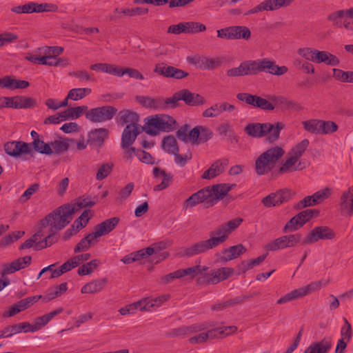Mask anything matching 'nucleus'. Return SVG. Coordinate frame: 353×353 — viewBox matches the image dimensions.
Segmentation results:
<instances>
[{"label":"nucleus","mask_w":353,"mask_h":353,"mask_svg":"<svg viewBox=\"0 0 353 353\" xmlns=\"http://www.w3.org/2000/svg\"><path fill=\"white\" fill-rule=\"evenodd\" d=\"M314 63H323L325 65L330 66H336L339 64L340 61L339 58L334 54L330 53L328 51L325 50H318L316 53V58Z\"/></svg>","instance_id":"cd10ccee"},{"label":"nucleus","mask_w":353,"mask_h":353,"mask_svg":"<svg viewBox=\"0 0 353 353\" xmlns=\"http://www.w3.org/2000/svg\"><path fill=\"white\" fill-rule=\"evenodd\" d=\"M117 109L112 105H103L88 109L85 118L92 123H105L112 120L117 113Z\"/></svg>","instance_id":"0eeeda50"},{"label":"nucleus","mask_w":353,"mask_h":353,"mask_svg":"<svg viewBox=\"0 0 353 353\" xmlns=\"http://www.w3.org/2000/svg\"><path fill=\"white\" fill-rule=\"evenodd\" d=\"M68 290L67 283H63L60 285H54L48 290L44 296L45 302L50 301L57 297L60 296Z\"/></svg>","instance_id":"2f4dec72"},{"label":"nucleus","mask_w":353,"mask_h":353,"mask_svg":"<svg viewBox=\"0 0 353 353\" xmlns=\"http://www.w3.org/2000/svg\"><path fill=\"white\" fill-rule=\"evenodd\" d=\"M161 250V248L154 244L152 246L148 247L144 249L139 250L137 252H133V256L136 258V261H140L143 259H146L148 256H152L156 252Z\"/></svg>","instance_id":"a19ab883"},{"label":"nucleus","mask_w":353,"mask_h":353,"mask_svg":"<svg viewBox=\"0 0 353 353\" xmlns=\"http://www.w3.org/2000/svg\"><path fill=\"white\" fill-rule=\"evenodd\" d=\"M49 323L46 314L37 318L32 324H30V332H34L43 328Z\"/></svg>","instance_id":"774afa93"},{"label":"nucleus","mask_w":353,"mask_h":353,"mask_svg":"<svg viewBox=\"0 0 353 353\" xmlns=\"http://www.w3.org/2000/svg\"><path fill=\"white\" fill-rule=\"evenodd\" d=\"M316 52V49L311 48H301L297 50V53L299 56L302 57L303 58L309 61H312L314 63L315 61Z\"/></svg>","instance_id":"052dcab7"},{"label":"nucleus","mask_w":353,"mask_h":353,"mask_svg":"<svg viewBox=\"0 0 353 353\" xmlns=\"http://www.w3.org/2000/svg\"><path fill=\"white\" fill-rule=\"evenodd\" d=\"M208 269V267L196 265L194 267H190L186 269H179L178 270V273L180 278H182L185 276L190 275L192 277H194L199 274H201L203 272L206 271Z\"/></svg>","instance_id":"c03bdc74"},{"label":"nucleus","mask_w":353,"mask_h":353,"mask_svg":"<svg viewBox=\"0 0 353 353\" xmlns=\"http://www.w3.org/2000/svg\"><path fill=\"white\" fill-rule=\"evenodd\" d=\"M163 148L169 154H173L174 153L179 152V147L176 139L172 136H168L163 140Z\"/></svg>","instance_id":"a18cd8bd"},{"label":"nucleus","mask_w":353,"mask_h":353,"mask_svg":"<svg viewBox=\"0 0 353 353\" xmlns=\"http://www.w3.org/2000/svg\"><path fill=\"white\" fill-rule=\"evenodd\" d=\"M209 196H210V193H209L208 189L205 187L194 193L187 199L185 201L184 206L185 208H192L199 203L205 202L208 207Z\"/></svg>","instance_id":"412c9836"},{"label":"nucleus","mask_w":353,"mask_h":353,"mask_svg":"<svg viewBox=\"0 0 353 353\" xmlns=\"http://www.w3.org/2000/svg\"><path fill=\"white\" fill-rule=\"evenodd\" d=\"M203 330L201 325H192L190 326H182L176 329H174L171 331V336H185L187 334L195 333L199 332Z\"/></svg>","instance_id":"f704fd0d"},{"label":"nucleus","mask_w":353,"mask_h":353,"mask_svg":"<svg viewBox=\"0 0 353 353\" xmlns=\"http://www.w3.org/2000/svg\"><path fill=\"white\" fill-rule=\"evenodd\" d=\"M92 90L88 88H79L71 89L68 93V99L78 101L89 95Z\"/></svg>","instance_id":"ea45409f"},{"label":"nucleus","mask_w":353,"mask_h":353,"mask_svg":"<svg viewBox=\"0 0 353 353\" xmlns=\"http://www.w3.org/2000/svg\"><path fill=\"white\" fill-rule=\"evenodd\" d=\"M284 128L282 123H250L244 128V132L252 138H261L268 136V142L273 143L278 140L280 132Z\"/></svg>","instance_id":"20e7f679"},{"label":"nucleus","mask_w":353,"mask_h":353,"mask_svg":"<svg viewBox=\"0 0 353 353\" xmlns=\"http://www.w3.org/2000/svg\"><path fill=\"white\" fill-rule=\"evenodd\" d=\"M320 134H332L338 130V125L332 121L320 120Z\"/></svg>","instance_id":"13d9d810"},{"label":"nucleus","mask_w":353,"mask_h":353,"mask_svg":"<svg viewBox=\"0 0 353 353\" xmlns=\"http://www.w3.org/2000/svg\"><path fill=\"white\" fill-rule=\"evenodd\" d=\"M246 250V248L242 244L231 246L223 252L221 260L225 262L231 261L245 253Z\"/></svg>","instance_id":"c756f323"},{"label":"nucleus","mask_w":353,"mask_h":353,"mask_svg":"<svg viewBox=\"0 0 353 353\" xmlns=\"http://www.w3.org/2000/svg\"><path fill=\"white\" fill-rule=\"evenodd\" d=\"M270 99L274 103L275 108L278 107L282 110H301L303 109V107L296 101L283 96L272 95Z\"/></svg>","instance_id":"aec40b11"},{"label":"nucleus","mask_w":353,"mask_h":353,"mask_svg":"<svg viewBox=\"0 0 353 353\" xmlns=\"http://www.w3.org/2000/svg\"><path fill=\"white\" fill-rule=\"evenodd\" d=\"M284 154L285 150L280 146L272 147L263 152L255 161L256 173L261 176L271 172Z\"/></svg>","instance_id":"39448f33"},{"label":"nucleus","mask_w":353,"mask_h":353,"mask_svg":"<svg viewBox=\"0 0 353 353\" xmlns=\"http://www.w3.org/2000/svg\"><path fill=\"white\" fill-rule=\"evenodd\" d=\"M57 231H53L52 229L50 228L49 234L45 237L43 241H40L35 245V250H40L47 247H50L58 240V237L56 236Z\"/></svg>","instance_id":"4c0bfd02"},{"label":"nucleus","mask_w":353,"mask_h":353,"mask_svg":"<svg viewBox=\"0 0 353 353\" xmlns=\"http://www.w3.org/2000/svg\"><path fill=\"white\" fill-rule=\"evenodd\" d=\"M90 68L94 71H101L115 76L117 65L110 63H98L91 65Z\"/></svg>","instance_id":"603ef678"},{"label":"nucleus","mask_w":353,"mask_h":353,"mask_svg":"<svg viewBox=\"0 0 353 353\" xmlns=\"http://www.w3.org/2000/svg\"><path fill=\"white\" fill-rule=\"evenodd\" d=\"M114 164L112 163H105L101 164L96 174V179L101 181L105 179L112 171Z\"/></svg>","instance_id":"4d7b16f0"},{"label":"nucleus","mask_w":353,"mask_h":353,"mask_svg":"<svg viewBox=\"0 0 353 353\" xmlns=\"http://www.w3.org/2000/svg\"><path fill=\"white\" fill-rule=\"evenodd\" d=\"M154 72L167 78L175 79H182L189 75L187 72L174 66L167 65L164 63L157 64L154 69Z\"/></svg>","instance_id":"4468645a"},{"label":"nucleus","mask_w":353,"mask_h":353,"mask_svg":"<svg viewBox=\"0 0 353 353\" xmlns=\"http://www.w3.org/2000/svg\"><path fill=\"white\" fill-rule=\"evenodd\" d=\"M332 346V339L324 337L319 342L312 343L303 353H328Z\"/></svg>","instance_id":"b1692460"},{"label":"nucleus","mask_w":353,"mask_h":353,"mask_svg":"<svg viewBox=\"0 0 353 353\" xmlns=\"http://www.w3.org/2000/svg\"><path fill=\"white\" fill-rule=\"evenodd\" d=\"M234 272V269L229 267L219 268L212 274V277L208 281V283L215 284L225 280L232 276Z\"/></svg>","instance_id":"7c9ffc66"},{"label":"nucleus","mask_w":353,"mask_h":353,"mask_svg":"<svg viewBox=\"0 0 353 353\" xmlns=\"http://www.w3.org/2000/svg\"><path fill=\"white\" fill-rule=\"evenodd\" d=\"M212 330L214 331V334L216 335V337L224 338L235 333L237 331V327L234 325L225 326Z\"/></svg>","instance_id":"680f3d73"},{"label":"nucleus","mask_w":353,"mask_h":353,"mask_svg":"<svg viewBox=\"0 0 353 353\" xmlns=\"http://www.w3.org/2000/svg\"><path fill=\"white\" fill-rule=\"evenodd\" d=\"M95 204L96 201H92L90 197H80L74 205H70L74 208L75 212L83 208L93 206Z\"/></svg>","instance_id":"69168bd1"},{"label":"nucleus","mask_w":353,"mask_h":353,"mask_svg":"<svg viewBox=\"0 0 353 353\" xmlns=\"http://www.w3.org/2000/svg\"><path fill=\"white\" fill-rule=\"evenodd\" d=\"M230 232L223 225H221L210 234V238L198 241L192 245L182 249L181 255L183 256L190 257L208 252L221 243H224L228 238Z\"/></svg>","instance_id":"f03ea898"},{"label":"nucleus","mask_w":353,"mask_h":353,"mask_svg":"<svg viewBox=\"0 0 353 353\" xmlns=\"http://www.w3.org/2000/svg\"><path fill=\"white\" fill-rule=\"evenodd\" d=\"M87 111V105H81L74 108H70L65 110V111L61 112V117H62L65 120L69 119H77L81 117L83 114H85V112Z\"/></svg>","instance_id":"473e14b6"},{"label":"nucleus","mask_w":353,"mask_h":353,"mask_svg":"<svg viewBox=\"0 0 353 353\" xmlns=\"http://www.w3.org/2000/svg\"><path fill=\"white\" fill-rule=\"evenodd\" d=\"M119 218L112 217L97 224L94 227V232H92L94 234V237L97 239L101 236L109 234L116 228L119 223Z\"/></svg>","instance_id":"f3484780"},{"label":"nucleus","mask_w":353,"mask_h":353,"mask_svg":"<svg viewBox=\"0 0 353 353\" xmlns=\"http://www.w3.org/2000/svg\"><path fill=\"white\" fill-rule=\"evenodd\" d=\"M108 279L101 278L85 284L81 290L82 294H97L101 292L107 285Z\"/></svg>","instance_id":"393cba45"},{"label":"nucleus","mask_w":353,"mask_h":353,"mask_svg":"<svg viewBox=\"0 0 353 353\" xmlns=\"http://www.w3.org/2000/svg\"><path fill=\"white\" fill-rule=\"evenodd\" d=\"M235 185V184L229 185L227 183H219L206 187L209 190V193H210L208 206H212L216 204L220 199L225 196L232 188Z\"/></svg>","instance_id":"2eb2a0df"},{"label":"nucleus","mask_w":353,"mask_h":353,"mask_svg":"<svg viewBox=\"0 0 353 353\" xmlns=\"http://www.w3.org/2000/svg\"><path fill=\"white\" fill-rule=\"evenodd\" d=\"M70 76L75 77L80 82L94 81V77L93 74H90L86 70H79L73 71L70 73Z\"/></svg>","instance_id":"bf43d9fd"},{"label":"nucleus","mask_w":353,"mask_h":353,"mask_svg":"<svg viewBox=\"0 0 353 353\" xmlns=\"http://www.w3.org/2000/svg\"><path fill=\"white\" fill-rule=\"evenodd\" d=\"M288 71V67L279 66L276 64L275 61L264 58L243 61L238 67L228 70L226 74L229 77H237L267 72L272 75L281 76Z\"/></svg>","instance_id":"f257e3e1"},{"label":"nucleus","mask_w":353,"mask_h":353,"mask_svg":"<svg viewBox=\"0 0 353 353\" xmlns=\"http://www.w3.org/2000/svg\"><path fill=\"white\" fill-rule=\"evenodd\" d=\"M119 117L120 121L123 123H129L128 125L133 124V125H139L137 124V123L139 120V117L134 112H132L129 110H122V111L119 112Z\"/></svg>","instance_id":"c9c22d12"},{"label":"nucleus","mask_w":353,"mask_h":353,"mask_svg":"<svg viewBox=\"0 0 353 353\" xmlns=\"http://www.w3.org/2000/svg\"><path fill=\"white\" fill-rule=\"evenodd\" d=\"M335 236L334 231L327 226L315 227L302 241V244H312L319 240L332 239Z\"/></svg>","instance_id":"f8f14e48"},{"label":"nucleus","mask_w":353,"mask_h":353,"mask_svg":"<svg viewBox=\"0 0 353 353\" xmlns=\"http://www.w3.org/2000/svg\"><path fill=\"white\" fill-rule=\"evenodd\" d=\"M236 98L238 100L245 102L248 105L263 110L271 111L275 108L273 103L258 95H254L247 92H240L236 94Z\"/></svg>","instance_id":"9b49d317"},{"label":"nucleus","mask_w":353,"mask_h":353,"mask_svg":"<svg viewBox=\"0 0 353 353\" xmlns=\"http://www.w3.org/2000/svg\"><path fill=\"white\" fill-rule=\"evenodd\" d=\"M322 286V281L312 282L305 286L295 289L285 294L277 301V304L281 305L302 298L312 292L320 290Z\"/></svg>","instance_id":"1a4fd4ad"},{"label":"nucleus","mask_w":353,"mask_h":353,"mask_svg":"<svg viewBox=\"0 0 353 353\" xmlns=\"http://www.w3.org/2000/svg\"><path fill=\"white\" fill-rule=\"evenodd\" d=\"M21 332H30V323L28 322L20 323L6 327L0 334V338H7Z\"/></svg>","instance_id":"c85d7f7f"},{"label":"nucleus","mask_w":353,"mask_h":353,"mask_svg":"<svg viewBox=\"0 0 353 353\" xmlns=\"http://www.w3.org/2000/svg\"><path fill=\"white\" fill-rule=\"evenodd\" d=\"M140 132L139 125H128L121 135V147L128 148L132 145Z\"/></svg>","instance_id":"dca6fc26"},{"label":"nucleus","mask_w":353,"mask_h":353,"mask_svg":"<svg viewBox=\"0 0 353 353\" xmlns=\"http://www.w3.org/2000/svg\"><path fill=\"white\" fill-rule=\"evenodd\" d=\"M32 144L34 150L41 154L50 155L53 153V150L50 145L44 143V141L40 139H34Z\"/></svg>","instance_id":"49530a36"},{"label":"nucleus","mask_w":353,"mask_h":353,"mask_svg":"<svg viewBox=\"0 0 353 353\" xmlns=\"http://www.w3.org/2000/svg\"><path fill=\"white\" fill-rule=\"evenodd\" d=\"M214 334V331L209 330L206 333H201L196 336L190 338L189 342L191 344L202 343L205 342L209 338H214L216 336V335Z\"/></svg>","instance_id":"e2e57ef3"},{"label":"nucleus","mask_w":353,"mask_h":353,"mask_svg":"<svg viewBox=\"0 0 353 353\" xmlns=\"http://www.w3.org/2000/svg\"><path fill=\"white\" fill-rule=\"evenodd\" d=\"M332 191L329 188L320 190L312 194L314 203L316 205L322 203L331 195Z\"/></svg>","instance_id":"0e129e2a"},{"label":"nucleus","mask_w":353,"mask_h":353,"mask_svg":"<svg viewBox=\"0 0 353 353\" xmlns=\"http://www.w3.org/2000/svg\"><path fill=\"white\" fill-rule=\"evenodd\" d=\"M340 210L343 214L353 215V185L343 193L340 201Z\"/></svg>","instance_id":"4be33fe9"},{"label":"nucleus","mask_w":353,"mask_h":353,"mask_svg":"<svg viewBox=\"0 0 353 353\" xmlns=\"http://www.w3.org/2000/svg\"><path fill=\"white\" fill-rule=\"evenodd\" d=\"M100 263L99 260L93 259L90 262L80 266L77 270V273L80 276H85L91 274L93 270L99 266Z\"/></svg>","instance_id":"de8ad7c7"},{"label":"nucleus","mask_w":353,"mask_h":353,"mask_svg":"<svg viewBox=\"0 0 353 353\" xmlns=\"http://www.w3.org/2000/svg\"><path fill=\"white\" fill-rule=\"evenodd\" d=\"M190 137L194 141V145L205 143L212 137L213 132L208 128L197 125L191 130Z\"/></svg>","instance_id":"6ab92c4d"},{"label":"nucleus","mask_w":353,"mask_h":353,"mask_svg":"<svg viewBox=\"0 0 353 353\" xmlns=\"http://www.w3.org/2000/svg\"><path fill=\"white\" fill-rule=\"evenodd\" d=\"M217 37L228 40H248L251 37V32L247 26H233L218 30Z\"/></svg>","instance_id":"9d476101"},{"label":"nucleus","mask_w":353,"mask_h":353,"mask_svg":"<svg viewBox=\"0 0 353 353\" xmlns=\"http://www.w3.org/2000/svg\"><path fill=\"white\" fill-rule=\"evenodd\" d=\"M5 152L12 157H17L21 154H29L32 149L30 144L23 141H8L4 145Z\"/></svg>","instance_id":"ddd939ff"},{"label":"nucleus","mask_w":353,"mask_h":353,"mask_svg":"<svg viewBox=\"0 0 353 353\" xmlns=\"http://www.w3.org/2000/svg\"><path fill=\"white\" fill-rule=\"evenodd\" d=\"M33 12L40 13L44 12H55L58 10V6L53 3H38L33 1Z\"/></svg>","instance_id":"3c124183"},{"label":"nucleus","mask_w":353,"mask_h":353,"mask_svg":"<svg viewBox=\"0 0 353 353\" xmlns=\"http://www.w3.org/2000/svg\"><path fill=\"white\" fill-rule=\"evenodd\" d=\"M181 100L180 90L175 92L172 97L163 98V110L168 108H174L179 106V101Z\"/></svg>","instance_id":"6e6d98bb"},{"label":"nucleus","mask_w":353,"mask_h":353,"mask_svg":"<svg viewBox=\"0 0 353 353\" xmlns=\"http://www.w3.org/2000/svg\"><path fill=\"white\" fill-rule=\"evenodd\" d=\"M303 128L308 132L320 134V120L310 119L302 122Z\"/></svg>","instance_id":"864d4df0"},{"label":"nucleus","mask_w":353,"mask_h":353,"mask_svg":"<svg viewBox=\"0 0 353 353\" xmlns=\"http://www.w3.org/2000/svg\"><path fill=\"white\" fill-rule=\"evenodd\" d=\"M147 119L146 124L148 125L147 133L150 135L156 134V131L151 128L164 132L172 131L175 128V119L168 114H157L151 118L148 117Z\"/></svg>","instance_id":"423d86ee"},{"label":"nucleus","mask_w":353,"mask_h":353,"mask_svg":"<svg viewBox=\"0 0 353 353\" xmlns=\"http://www.w3.org/2000/svg\"><path fill=\"white\" fill-rule=\"evenodd\" d=\"M228 163V159H221L216 161L203 172L202 178L204 179H212L219 176L225 170Z\"/></svg>","instance_id":"a211bd4d"},{"label":"nucleus","mask_w":353,"mask_h":353,"mask_svg":"<svg viewBox=\"0 0 353 353\" xmlns=\"http://www.w3.org/2000/svg\"><path fill=\"white\" fill-rule=\"evenodd\" d=\"M309 143L310 142L308 139H303L301 142L292 148V149L288 152L289 154H292L294 157L299 159L307 150Z\"/></svg>","instance_id":"37998d69"},{"label":"nucleus","mask_w":353,"mask_h":353,"mask_svg":"<svg viewBox=\"0 0 353 353\" xmlns=\"http://www.w3.org/2000/svg\"><path fill=\"white\" fill-rule=\"evenodd\" d=\"M74 210L70 204H64L48 214L39 222L41 228L50 226L53 231L63 230L72 219Z\"/></svg>","instance_id":"7ed1b4c3"},{"label":"nucleus","mask_w":353,"mask_h":353,"mask_svg":"<svg viewBox=\"0 0 353 353\" xmlns=\"http://www.w3.org/2000/svg\"><path fill=\"white\" fill-rule=\"evenodd\" d=\"M153 175L155 179H158L160 176L163 177L162 181L154 187V191H161L165 190L170 186L173 179V175L171 173H168L158 167H155L153 169Z\"/></svg>","instance_id":"a878e982"},{"label":"nucleus","mask_w":353,"mask_h":353,"mask_svg":"<svg viewBox=\"0 0 353 353\" xmlns=\"http://www.w3.org/2000/svg\"><path fill=\"white\" fill-rule=\"evenodd\" d=\"M191 130H189V125L188 124H185L182 125L176 132V137L185 142V143H190L192 145H194V141L192 140V138L190 137Z\"/></svg>","instance_id":"09e8293b"},{"label":"nucleus","mask_w":353,"mask_h":353,"mask_svg":"<svg viewBox=\"0 0 353 353\" xmlns=\"http://www.w3.org/2000/svg\"><path fill=\"white\" fill-rule=\"evenodd\" d=\"M304 225L300 217L296 214L286 223L283 228V232L288 233L296 231Z\"/></svg>","instance_id":"79ce46f5"},{"label":"nucleus","mask_w":353,"mask_h":353,"mask_svg":"<svg viewBox=\"0 0 353 353\" xmlns=\"http://www.w3.org/2000/svg\"><path fill=\"white\" fill-rule=\"evenodd\" d=\"M274 197V203L276 205H279L284 202L288 201L290 199V192L288 190H281L275 193H273Z\"/></svg>","instance_id":"338daca9"},{"label":"nucleus","mask_w":353,"mask_h":353,"mask_svg":"<svg viewBox=\"0 0 353 353\" xmlns=\"http://www.w3.org/2000/svg\"><path fill=\"white\" fill-rule=\"evenodd\" d=\"M96 239V237H94V234L92 232L88 234L86 236L83 238L74 247V253H79L88 250L92 246V242Z\"/></svg>","instance_id":"58836bf2"},{"label":"nucleus","mask_w":353,"mask_h":353,"mask_svg":"<svg viewBox=\"0 0 353 353\" xmlns=\"http://www.w3.org/2000/svg\"><path fill=\"white\" fill-rule=\"evenodd\" d=\"M15 101L16 109L29 108L36 105L35 99L24 96H17Z\"/></svg>","instance_id":"5fc2aeb1"},{"label":"nucleus","mask_w":353,"mask_h":353,"mask_svg":"<svg viewBox=\"0 0 353 353\" xmlns=\"http://www.w3.org/2000/svg\"><path fill=\"white\" fill-rule=\"evenodd\" d=\"M181 100L185 103L190 106H199L206 103L205 99L198 93L190 92L188 89H183L180 90Z\"/></svg>","instance_id":"5701e85b"},{"label":"nucleus","mask_w":353,"mask_h":353,"mask_svg":"<svg viewBox=\"0 0 353 353\" xmlns=\"http://www.w3.org/2000/svg\"><path fill=\"white\" fill-rule=\"evenodd\" d=\"M124 74L128 75L130 77L135 79H139L143 80L144 79L143 75L139 72L138 70L131 68H120L119 66H117L115 76L121 77Z\"/></svg>","instance_id":"e433bc0d"},{"label":"nucleus","mask_w":353,"mask_h":353,"mask_svg":"<svg viewBox=\"0 0 353 353\" xmlns=\"http://www.w3.org/2000/svg\"><path fill=\"white\" fill-rule=\"evenodd\" d=\"M109 131L104 128L92 130L88 134V141L91 144L101 147L105 139H108Z\"/></svg>","instance_id":"bb28decb"},{"label":"nucleus","mask_w":353,"mask_h":353,"mask_svg":"<svg viewBox=\"0 0 353 353\" xmlns=\"http://www.w3.org/2000/svg\"><path fill=\"white\" fill-rule=\"evenodd\" d=\"M23 231H15L3 237L0 241V248H5L23 236Z\"/></svg>","instance_id":"8fccbe9b"},{"label":"nucleus","mask_w":353,"mask_h":353,"mask_svg":"<svg viewBox=\"0 0 353 353\" xmlns=\"http://www.w3.org/2000/svg\"><path fill=\"white\" fill-rule=\"evenodd\" d=\"M301 239L302 235L299 233L282 236L268 243L264 246V249L268 252H274L279 250L295 247Z\"/></svg>","instance_id":"6e6552de"},{"label":"nucleus","mask_w":353,"mask_h":353,"mask_svg":"<svg viewBox=\"0 0 353 353\" xmlns=\"http://www.w3.org/2000/svg\"><path fill=\"white\" fill-rule=\"evenodd\" d=\"M299 159L297 158L294 157L292 154H289L288 152V159L281 166L279 172L281 173H285L288 172H292L301 170L303 168L300 167L301 163H299L297 166H295V164L297 163Z\"/></svg>","instance_id":"72a5a7b5"}]
</instances>
